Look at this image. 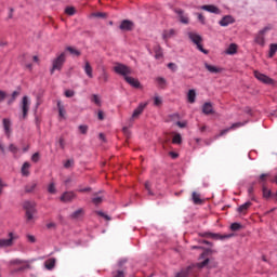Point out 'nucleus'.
<instances>
[{
    "mask_svg": "<svg viewBox=\"0 0 277 277\" xmlns=\"http://www.w3.org/2000/svg\"><path fill=\"white\" fill-rule=\"evenodd\" d=\"M23 208L26 211V220L27 222L31 223L36 221V202L35 201H25L23 203Z\"/></svg>",
    "mask_w": 277,
    "mask_h": 277,
    "instance_id": "f257e3e1",
    "label": "nucleus"
},
{
    "mask_svg": "<svg viewBox=\"0 0 277 277\" xmlns=\"http://www.w3.org/2000/svg\"><path fill=\"white\" fill-rule=\"evenodd\" d=\"M113 70H114V72H116V75H120L124 79H127V77H129V75H133V69H131V67H129L122 63H115Z\"/></svg>",
    "mask_w": 277,
    "mask_h": 277,
    "instance_id": "f03ea898",
    "label": "nucleus"
},
{
    "mask_svg": "<svg viewBox=\"0 0 277 277\" xmlns=\"http://www.w3.org/2000/svg\"><path fill=\"white\" fill-rule=\"evenodd\" d=\"M188 38L194 42V44H196L198 51H200L201 53H205V55L209 53V51L202 48V37L200 35H198L197 32L190 31L188 32Z\"/></svg>",
    "mask_w": 277,
    "mask_h": 277,
    "instance_id": "7ed1b4c3",
    "label": "nucleus"
},
{
    "mask_svg": "<svg viewBox=\"0 0 277 277\" xmlns=\"http://www.w3.org/2000/svg\"><path fill=\"white\" fill-rule=\"evenodd\" d=\"M273 26L267 25L263 29H261L254 37V42L259 44L260 47H265V35L267 31H272Z\"/></svg>",
    "mask_w": 277,
    "mask_h": 277,
    "instance_id": "20e7f679",
    "label": "nucleus"
},
{
    "mask_svg": "<svg viewBox=\"0 0 277 277\" xmlns=\"http://www.w3.org/2000/svg\"><path fill=\"white\" fill-rule=\"evenodd\" d=\"M64 62H66V53H61L52 62V69L51 72H55V70H62L64 66Z\"/></svg>",
    "mask_w": 277,
    "mask_h": 277,
    "instance_id": "39448f33",
    "label": "nucleus"
},
{
    "mask_svg": "<svg viewBox=\"0 0 277 277\" xmlns=\"http://www.w3.org/2000/svg\"><path fill=\"white\" fill-rule=\"evenodd\" d=\"M31 106V100H29V96L25 95L22 98V103H21V107H22V118L23 120H25V118H27V114H29V107Z\"/></svg>",
    "mask_w": 277,
    "mask_h": 277,
    "instance_id": "423d86ee",
    "label": "nucleus"
},
{
    "mask_svg": "<svg viewBox=\"0 0 277 277\" xmlns=\"http://www.w3.org/2000/svg\"><path fill=\"white\" fill-rule=\"evenodd\" d=\"M254 77H255V79H258V81H261L262 83H265L266 85L274 84V79L262 74L261 71H254Z\"/></svg>",
    "mask_w": 277,
    "mask_h": 277,
    "instance_id": "0eeeda50",
    "label": "nucleus"
},
{
    "mask_svg": "<svg viewBox=\"0 0 277 277\" xmlns=\"http://www.w3.org/2000/svg\"><path fill=\"white\" fill-rule=\"evenodd\" d=\"M9 237V239H0V248H10V246H12V241L16 239V236H14V232H10Z\"/></svg>",
    "mask_w": 277,
    "mask_h": 277,
    "instance_id": "6e6552de",
    "label": "nucleus"
},
{
    "mask_svg": "<svg viewBox=\"0 0 277 277\" xmlns=\"http://www.w3.org/2000/svg\"><path fill=\"white\" fill-rule=\"evenodd\" d=\"M148 106V102L145 103H141L135 110L132 114V120H135V118H140V115L144 111V109H146V107Z\"/></svg>",
    "mask_w": 277,
    "mask_h": 277,
    "instance_id": "1a4fd4ad",
    "label": "nucleus"
},
{
    "mask_svg": "<svg viewBox=\"0 0 277 277\" xmlns=\"http://www.w3.org/2000/svg\"><path fill=\"white\" fill-rule=\"evenodd\" d=\"M174 36H176V30L174 28L162 31V40H164V42H168V40L174 38Z\"/></svg>",
    "mask_w": 277,
    "mask_h": 277,
    "instance_id": "9d476101",
    "label": "nucleus"
},
{
    "mask_svg": "<svg viewBox=\"0 0 277 277\" xmlns=\"http://www.w3.org/2000/svg\"><path fill=\"white\" fill-rule=\"evenodd\" d=\"M2 127L5 135L10 136V133H12V120H10V118H4L2 120Z\"/></svg>",
    "mask_w": 277,
    "mask_h": 277,
    "instance_id": "9b49d317",
    "label": "nucleus"
},
{
    "mask_svg": "<svg viewBox=\"0 0 277 277\" xmlns=\"http://www.w3.org/2000/svg\"><path fill=\"white\" fill-rule=\"evenodd\" d=\"M207 254H209V251H206V252L201 253V255H200L199 259H200V260L203 259V261L197 263V267H198L199 269H202V267H207V266L209 265V258H207Z\"/></svg>",
    "mask_w": 277,
    "mask_h": 277,
    "instance_id": "f8f14e48",
    "label": "nucleus"
},
{
    "mask_svg": "<svg viewBox=\"0 0 277 277\" xmlns=\"http://www.w3.org/2000/svg\"><path fill=\"white\" fill-rule=\"evenodd\" d=\"M124 81H127V83H129V85H131L132 88H142V84L140 83V80H137V78L127 76L124 78Z\"/></svg>",
    "mask_w": 277,
    "mask_h": 277,
    "instance_id": "ddd939ff",
    "label": "nucleus"
},
{
    "mask_svg": "<svg viewBox=\"0 0 277 277\" xmlns=\"http://www.w3.org/2000/svg\"><path fill=\"white\" fill-rule=\"evenodd\" d=\"M134 25L133 22L129 21V19H124L121 22L119 28L122 31H131V29H133Z\"/></svg>",
    "mask_w": 277,
    "mask_h": 277,
    "instance_id": "4468645a",
    "label": "nucleus"
},
{
    "mask_svg": "<svg viewBox=\"0 0 277 277\" xmlns=\"http://www.w3.org/2000/svg\"><path fill=\"white\" fill-rule=\"evenodd\" d=\"M205 68L212 72V75H217L219 72H222V70H224L222 67L210 65L209 63H205Z\"/></svg>",
    "mask_w": 277,
    "mask_h": 277,
    "instance_id": "2eb2a0df",
    "label": "nucleus"
},
{
    "mask_svg": "<svg viewBox=\"0 0 277 277\" xmlns=\"http://www.w3.org/2000/svg\"><path fill=\"white\" fill-rule=\"evenodd\" d=\"M83 69L87 77H89V79H94V74H93L92 65H90V62H85Z\"/></svg>",
    "mask_w": 277,
    "mask_h": 277,
    "instance_id": "dca6fc26",
    "label": "nucleus"
},
{
    "mask_svg": "<svg viewBox=\"0 0 277 277\" xmlns=\"http://www.w3.org/2000/svg\"><path fill=\"white\" fill-rule=\"evenodd\" d=\"M234 22L235 19H233V16L227 15L220 21V25L221 27H228V25H232Z\"/></svg>",
    "mask_w": 277,
    "mask_h": 277,
    "instance_id": "f3484780",
    "label": "nucleus"
},
{
    "mask_svg": "<svg viewBox=\"0 0 277 277\" xmlns=\"http://www.w3.org/2000/svg\"><path fill=\"white\" fill-rule=\"evenodd\" d=\"M57 109L60 118L66 119V107H64L62 101H57Z\"/></svg>",
    "mask_w": 277,
    "mask_h": 277,
    "instance_id": "a211bd4d",
    "label": "nucleus"
},
{
    "mask_svg": "<svg viewBox=\"0 0 277 277\" xmlns=\"http://www.w3.org/2000/svg\"><path fill=\"white\" fill-rule=\"evenodd\" d=\"M201 10L210 12L211 14H220V9H217L215 5H202Z\"/></svg>",
    "mask_w": 277,
    "mask_h": 277,
    "instance_id": "6ab92c4d",
    "label": "nucleus"
},
{
    "mask_svg": "<svg viewBox=\"0 0 277 277\" xmlns=\"http://www.w3.org/2000/svg\"><path fill=\"white\" fill-rule=\"evenodd\" d=\"M72 198H75V193L72 192H67L65 193L62 197L61 200L63 202H70V200H72Z\"/></svg>",
    "mask_w": 277,
    "mask_h": 277,
    "instance_id": "aec40b11",
    "label": "nucleus"
},
{
    "mask_svg": "<svg viewBox=\"0 0 277 277\" xmlns=\"http://www.w3.org/2000/svg\"><path fill=\"white\" fill-rule=\"evenodd\" d=\"M243 124H246V123L236 122V123L232 124L230 128L221 131V134H220V135H226V133H228L230 130H233V129H239V127H243Z\"/></svg>",
    "mask_w": 277,
    "mask_h": 277,
    "instance_id": "412c9836",
    "label": "nucleus"
},
{
    "mask_svg": "<svg viewBox=\"0 0 277 277\" xmlns=\"http://www.w3.org/2000/svg\"><path fill=\"white\" fill-rule=\"evenodd\" d=\"M252 207V202L247 201L243 205H241L240 207H238L237 211L238 213H246V211H248V209H250Z\"/></svg>",
    "mask_w": 277,
    "mask_h": 277,
    "instance_id": "4be33fe9",
    "label": "nucleus"
},
{
    "mask_svg": "<svg viewBox=\"0 0 277 277\" xmlns=\"http://www.w3.org/2000/svg\"><path fill=\"white\" fill-rule=\"evenodd\" d=\"M192 275V266H188L186 269L181 271L175 275V277H189Z\"/></svg>",
    "mask_w": 277,
    "mask_h": 277,
    "instance_id": "5701e85b",
    "label": "nucleus"
},
{
    "mask_svg": "<svg viewBox=\"0 0 277 277\" xmlns=\"http://www.w3.org/2000/svg\"><path fill=\"white\" fill-rule=\"evenodd\" d=\"M56 260L55 258H51L44 262L45 269H53L55 267Z\"/></svg>",
    "mask_w": 277,
    "mask_h": 277,
    "instance_id": "b1692460",
    "label": "nucleus"
},
{
    "mask_svg": "<svg viewBox=\"0 0 277 277\" xmlns=\"http://www.w3.org/2000/svg\"><path fill=\"white\" fill-rule=\"evenodd\" d=\"M187 101L188 103H196V90L194 89L188 90Z\"/></svg>",
    "mask_w": 277,
    "mask_h": 277,
    "instance_id": "393cba45",
    "label": "nucleus"
},
{
    "mask_svg": "<svg viewBox=\"0 0 277 277\" xmlns=\"http://www.w3.org/2000/svg\"><path fill=\"white\" fill-rule=\"evenodd\" d=\"M226 55H235L237 53V44L232 43L225 51Z\"/></svg>",
    "mask_w": 277,
    "mask_h": 277,
    "instance_id": "a878e982",
    "label": "nucleus"
},
{
    "mask_svg": "<svg viewBox=\"0 0 277 277\" xmlns=\"http://www.w3.org/2000/svg\"><path fill=\"white\" fill-rule=\"evenodd\" d=\"M203 114H213V105L211 103H205L202 106Z\"/></svg>",
    "mask_w": 277,
    "mask_h": 277,
    "instance_id": "bb28decb",
    "label": "nucleus"
},
{
    "mask_svg": "<svg viewBox=\"0 0 277 277\" xmlns=\"http://www.w3.org/2000/svg\"><path fill=\"white\" fill-rule=\"evenodd\" d=\"M155 51V58L156 60H161V57H163V50H161V45H156L154 48Z\"/></svg>",
    "mask_w": 277,
    "mask_h": 277,
    "instance_id": "cd10ccee",
    "label": "nucleus"
},
{
    "mask_svg": "<svg viewBox=\"0 0 277 277\" xmlns=\"http://www.w3.org/2000/svg\"><path fill=\"white\" fill-rule=\"evenodd\" d=\"M29 168H31V164L29 162H24L22 167V175L23 176H29Z\"/></svg>",
    "mask_w": 277,
    "mask_h": 277,
    "instance_id": "c85d7f7f",
    "label": "nucleus"
},
{
    "mask_svg": "<svg viewBox=\"0 0 277 277\" xmlns=\"http://www.w3.org/2000/svg\"><path fill=\"white\" fill-rule=\"evenodd\" d=\"M177 14L180 16V21L184 24L187 25L189 24V17H187V15L185 13H183V11H177Z\"/></svg>",
    "mask_w": 277,
    "mask_h": 277,
    "instance_id": "c756f323",
    "label": "nucleus"
},
{
    "mask_svg": "<svg viewBox=\"0 0 277 277\" xmlns=\"http://www.w3.org/2000/svg\"><path fill=\"white\" fill-rule=\"evenodd\" d=\"M156 83L161 89H163V88H166V85H168V81L163 77L156 78Z\"/></svg>",
    "mask_w": 277,
    "mask_h": 277,
    "instance_id": "7c9ffc66",
    "label": "nucleus"
},
{
    "mask_svg": "<svg viewBox=\"0 0 277 277\" xmlns=\"http://www.w3.org/2000/svg\"><path fill=\"white\" fill-rule=\"evenodd\" d=\"M276 53H277V43H272L269 45L268 57H274Z\"/></svg>",
    "mask_w": 277,
    "mask_h": 277,
    "instance_id": "2f4dec72",
    "label": "nucleus"
},
{
    "mask_svg": "<svg viewBox=\"0 0 277 277\" xmlns=\"http://www.w3.org/2000/svg\"><path fill=\"white\" fill-rule=\"evenodd\" d=\"M262 192L264 198H272V190H269L265 184L262 185Z\"/></svg>",
    "mask_w": 277,
    "mask_h": 277,
    "instance_id": "473e14b6",
    "label": "nucleus"
},
{
    "mask_svg": "<svg viewBox=\"0 0 277 277\" xmlns=\"http://www.w3.org/2000/svg\"><path fill=\"white\" fill-rule=\"evenodd\" d=\"M66 51H68L70 53V55H75L76 57H79V55H81V52H79V50H77L72 47H67Z\"/></svg>",
    "mask_w": 277,
    "mask_h": 277,
    "instance_id": "72a5a7b5",
    "label": "nucleus"
},
{
    "mask_svg": "<svg viewBox=\"0 0 277 277\" xmlns=\"http://www.w3.org/2000/svg\"><path fill=\"white\" fill-rule=\"evenodd\" d=\"M193 202L195 205H200V202H202V199H200V194L196 192L193 193Z\"/></svg>",
    "mask_w": 277,
    "mask_h": 277,
    "instance_id": "f704fd0d",
    "label": "nucleus"
},
{
    "mask_svg": "<svg viewBox=\"0 0 277 277\" xmlns=\"http://www.w3.org/2000/svg\"><path fill=\"white\" fill-rule=\"evenodd\" d=\"M271 174L269 173H263L260 175L259 183H262V186L265 185V182L267 179H269Z\"/></svg>",
    "mask_w": 277,
    "mask_h": 277,
    "instance_id": "c9c22d12",
    "label": "nucleus"
},
{
    "mask_svg": "<svg viewBox=\"0 0 277 277\" xmlns=\"http://www.w3.org/2000/svg\"><path fill=\"white\" fill-rule=\"evenodd\" d=\"M19 95H21V90L14 91L11 95V100L9 101V105H12V103H14V101H16V97H18Z\"/></svg>",
    "mask_w": 277,
    "mask_h": 277,
    "instance_id": "e433bc0d",
    "label": "nucleus"
},
{
    "mask_svg": "<svg viewBox=\"0 0 277 277\" xmlns=\"http://www.w3.org/2000/svg\"><path fill=\"white\" fill-rule=\"evenodd\" d=\"M91 101H92V103H95L97 105V107H101V96L94 94V95H92Z\"/></svg>",
    "mask_w": 277,
    "mask_h": 277,
    "instance_id": "4c0bfd02",
    "label": "nucleus"
},
{
    "mask_svg": "<svg viewBox=\"0 0 277 277\" xmlns=\"http://www.w3.org/2000/svg\"><path fill=\"white\" fill-rule=\"evenodd\" d=\"M208 235H213V237H216V239H230V237H233V234L225 235V236H220L217 234L208 233Z\"/></svg>",
    "mask_w": 277,
    "mask_h": 277,
    "instance_id": "58836bf2",
    "label": "nucleus"
},
{
    "mask_svg": "<svg viewBox=\"0 0 277 277\" xmlns=\"http://www.w3.org/2000/svg\"><path fill=\"white\" fill-rule=\"evenodd\" d=\"M100 79L104 81V83H107V81H109V74H107V71H103Z\"/></svg>",
    "mask_w": 277,
    "mask_h": 277,
    "instance_id": "ea45409f",
    "label": "nucleus"
},
{
    "mask_svg": "<svg viewBox=\"0 0 277 277\" xmlns=\"http://www.w3.org/2000/svg\"><path fill=\"white\" fill-rule=\"evenodd\" d=\"M181 142H183V138H182L181 134H175L173 136L172 143L173 144H181Z\"/></svg>",
    "mask_w": 277,
    "mask_h": 277,
    "instance_id": "a19ab883",
    "label": "nucleus"
},
{
    "mask_svg": "<svg viewBox=\"0 0 277 277\" xmlns=\"http://www.w3.org/2000/svg\"><path fill=\"white\" fill-rule=\"evenodd\" d=\"M80 215H83V210H81V209L75 211V212L71 214V217H72L74 220H78V217H79Z\"/></svg>",
    "mask_w": 277,
    "mask_h": 277,
    "instance_id": "79ce46f5",
    "label": "nucleus"
},
{
    "mask_svg": "<svg viewBox=\"0 0 277 277\" xmlns=\"http://www.w3.org/2000/svg\"><path fill=\"white\" fill-rule=\"evenodd\" d=\"M75 8L69 6L65 9V14H68V16H75Z\"/></svg>",
    "mask_w": 277,
    "mask_h": 277,
    "instance_id": "37998d69",
    "label": "nucleus"
},
{
    "mask_svg": "<svg viewBox=\"0 0 277 277\" xmlns=\"http://www.w3.org/2000/svg\"><path fill=\"white\" fill-rule=\"evenodd\" d=\"M49 194H55L57 190L55 189V183H50L48 186Z\"/></svg>",
    "mask_w": 277,
    "mask_h": 277,
    "instance_id": "c03bdc74",
    "label": "nucleus"
},
{
    "mask_svg": "<svg viewBox=\"0 0 277 277\" xmlns=\"http://www.w3.org/2000/svg\"><path fill=\"white\" fill-rule=\"evenodd\" d=\"M167 66L172 70V72H176V70H179V66L175 63H169Z\"/></svg>",
    "mask_w": 277,
    "mask_h": 277,
    "instance_id": "a18cd8bd",
    "label": "nucleus"
},
{
    "mask_svg": "<svg viewBox=\"0 0 277 277\" xmlns=\"http://www.w3.org/2000/svg\"><path fill=\"white\" fill-rule=\"evenodd\" d=\"M23 263H27V261L15 259L10 262V265H23Z\"/></svg>",
    "mask_w": 277,
    "mask_h": 277,
    "instance_id": "49530a36",
    "label": "nucleus"
},
{
    "mask_svg": "<svg viewBox=\"0 0 277 277\" xmlns=\"http://www.w3.org/2000/svg\"><path fill=\"white\" fill-rule=\"evenodd\" d=\"M161 103H163V100H161L160 96H155V97H154V105H155L156 107H159V105H161Z\"/></svg>",
    "mask_w": 277,
    "mask_h": 277,
    "instance_id": "de8ad7c7",
    "label": "nucleus"
},
{
    "mask_svg": "<svg viewBox=\"0 0 277 277\" xmlns=\"http://www.w3.org/2000/svg\"><path fill=\"white\" fill-rule=\"evenodd\" d=\"M72 166H75V160H72V159H69L64 162V168H66V169L72 168Z\"/></svg>",
    "mask_w": 277,
    "mask_h": 277,
    "instance_id": "09e8293b",
    "label": "nucleus"
},
{
    "mask_svg": "<svg viewBox=\"0 0 277 277\" xmlns=\"http://www.w3.org/2000/svg\"><path fill=\"white\" fill-rule=\"evenodd\" d=\"M25 189L28 194L34 192V189H36V183H31V184L27 185Z\"/></svg>",
    "mask_w": 277,
    "mask_h": 277,
    "instance_id": "8fccbe9b",
    "label": "nucleus"
},
{
    "mask_svg": "<svg viewBox=\"0 0 277 277\" xmlns=\"http://www.w3.org/2000/svg\"><path fill=\"white\" fill-rule=\"evenodd\" d=\"M31 161H34L35 163H38V161H40V154L39 153H35L31 156Z\"/></svg>",
    "mask_w": 277,
    "mask_h": 277,
    "instance_id": "3c124183",
    "label": "nucleus"
},
{
    "mask_svg": "<svg viewBox=\"0 0 277 277\" xmlns=\"http://www.w3.org/2000/svg\"><path fill=\"white\" fill-rule=\"evenodd\" d=\"M65 96H66L67 98H72V96H75V91H72V90H66V91H65Z\"/></svg>",
    "mask_w": 277,
    "mask_h": 277,
    "instance_id": "603ef678",
    "label": "nucleus"
},
{
    "mask_svg": "<svg viewBox=\"0 0 277 277\" xmlns=\"http://www.w3.org/2000/svg\"><path fill=\"white\" fill-rule=\"evenodd\" d=\"M92 202L93 205H101V202H103V197H94Z\"/></svg>",
    "mask_w": 277,
    "mask_h": 277,
    "instance_id": "864d4df0",
    "label": "nucleus"
},
{
    "mask_svg": "<svg viewBox=\"0 0 277 277\" xmlns=\"http://www.w3.org/2000/svg\"><path fill=\"white\" fill-rule=\"evenodd\" d=\"M239 228H241V224H239V223H233L230 225L232 230H239Z\"/></svg>",
    "mask_w": 277,
    "mask_h": 277,
    "instance_id": "5fc2aeb1",
    "label": "nucleus"
},
{
    "mask_svg": "<svg viewBox=\"0 0 277 277\" xmlns=\"http://www.w3.org/2000/svg\"><path fill=\"white\" fill-rule=\"evenodd\" d=\"M79 131L85 135L88 133V126H79Z\"/></svg>",
    "mask_w": 277,
    "mask_h": 277,
    "instance_id": "6e6d98bb",
    "label": "nucleus"
},
{
    "mask_svg": "<svg viewBox=\"0 0 277 277\" xmlns=\"http://www.w3.org/2000/svg\"><path fill=\"white\" fill-rule=\"evenodd\" d=\"M26 237L30 243H36V236L28 234Z\"/></svg>",
    "mask_w": 277,
    "mask_h": 277,
    "instance_id": "4d7b16f0",
    "label": "nucleus"
},
{
    "mask_svg": "<svg viewBox=\"0 0 277 277\" xmlns=\"http://www.w3.org/2000/svg\"><path fill=\"white\" fill-rule=\"evenodd\" d=\"M96 213L97 215H101V217H104L105 220H111V217H109V215L105 214L104 212L97 211Z\"/></svg>",
    "mask_w": 277,
    "mask_h": 277,
    "instance_id": "13d9d810",
    "label": "nucleus"
},
{
    "mask_svg": "<svg viewBox=\"0 0 277 277\" xmlns=\"http://www.w3.org/2000/svg\"><path fill=\"white\" fill-rule=\"evenodd\" d=\"M176 124L180 127V129H185L187 127V122L183 121H177Z\"/></svg>",
    "mask_w": 277,
    "mask_h": 277,
    "instance_id": "bf43d9fd",
    "label": "nucleus"
},
{
    "mask_svg": "<svg viewBox=\"0 0 277 277\" xmlns=\"http://www.w3.org/2000/svg\"><path fill=\"white\" fill-rule=\"evenodd\" d=\"M96 18H105V13H93Z\"/></svg>",
    "mask_w": 277,
    "mask_h": 277,
    "instance_id": "052dcab7",
    "label": "nucleus"
},
{
    "mask_svg": "<svg viewBox=\"0 0 277 277\" xmlns=\"http://www.w3.org/2000/svg\"><path fill=\"white\" fill-rule=\"evenodd\" d=\"M97 118H98V120H104L105 116L103 114V110H98Z\"/></svg>",
    "mask_w": 277,
    "mask_h": 277,
    "instance_id": "680f3d73",
    "label": "nucleus"
},
{
    "mask_svg": "<svg viewBox=\"0 0 277 277\" xmlns=\"http://www.w3.org/2000/svg\"><path fill=\"white\" fill-rule=\"evenodd\" d=\"M198 21L201 22L202 25H205V16L202 14H198Z\"/></svg>",
    "mask_w": 277,
    "mask_h": 277,
    "instance_id": "e2e57ef3",
    "label": "nucleus"
},
{
    "mask_svg": "<svg viewBox=\"0 0 277 277\" xmlns=\"http://www.w3.org/2000/svg\"><path fill=\"white\" fill-rule=\"evenodd\" d=\"M3 187H8V184H5L3 180H0V190L3 192Z\"/></svg>",
    "mask_w": 277,
    "mask_h": 277,
    "instance_id": "0e129e2a",
    "label": "nucleus"
},
{
    "mask_svg": "<svg viewBox=\"0 0 277 277\" xmlns=\"http://www.w3.org/2000/svg\"><path fill=\"white\" fill-rule=\"evenodd\" d=\"M248 194H249V196H252V194H254V186H250L248 188Z\"/></svg>",
    "mask_w": 277,
    "mask_h": 277,
    "instance_id": "69168bd1",
    "label": "nucleus"
},
{
    "mask_svg": "<svg viewBox=\"0 0 277 277\" xmlns=\"http://www.w3.org/2000/svg\"><path fill=\"white\" fill-rule=\"evenodd\" d=\"M114 277H124V272L119 271Z\"/></svg>",
    "mask_w": 277,
    "mask_h": 277,
    "instance_id": "338daca9",
    "label": "nucleus"
},
{
    "mask_svg": "<svg viewBox=\"0 0 277 277\" xmlns=\"http://www.w3.org/2000/svg\"><path fill=\"white\" fill-rule=\"evenodd\" d=\"M9 150H11V153H16V146L10 145Z\"/></svg>",
    "mask_w": 277,
    "mask_h": 277,
    "instance_id": "774afa93",
    "label": "nucleus"
}]
</instances>
